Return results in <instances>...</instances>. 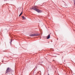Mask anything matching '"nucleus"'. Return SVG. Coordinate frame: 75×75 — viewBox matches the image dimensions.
<instances>
[{"label":"nucleus","instance_id":"obj_1","mask_svg":"<svg viewBox=\"0 0 75 75\" xmlns=\"http://www.w3.org/2000/svg\"><path fill=\"white\" fill-rule=\"evenodd\" d=\"M37 8V6H35V7H33L32 8V9H33V10H35V11H36L38 13H41L42 12L40 10L38 9Z\"/></svg>","mask_w":75,"mask_h":75},{"label":"nucleus","instance_id":"obj_2","mask_svg":"<svg viewBox=\"0 0 75 75\" xmlns=\"http://www.w3.org/2000/svg\"><path fill=\"white\" fill-rule=\"evenodd\" d=\"M11 71V69H10L9 67H8L7 68V69L6 71V73L7 74V72H10Z\"/></svg>","mask_w":75,"mask_h":75},{"label":"nucleus","instance_id":"obj_3","mask_svg":"<svg viewBox=\"0 0 75 75\" xmlns=\"http://www.w3.org/2000/svg\"><path fill=\"white\" fill-rule=\"evenodd\" d=\"M30 37H37L39 36V35L38 34H32L30 35Z\"/></svg>","mask_w":75,"mask_h":75},{"label":"nucleus","instance_id":"obj_4","mask_svg":"<svg viewBox=\"0 0 75 75\" xmlns=\"http://www.w3.org/2000/svg\"><path fill=\"white\" fill-rule=\"evenodd\" d=\"M50 38V35H49L47 37V39H49Z\"/></svg>","mask_w":75,"mask_h":75},{"label":"nucleus","instance_id":"obj_5","mask_svg":"<svg viewBox=\"0 0 75 75\" xmlns=\"http://www.w3.org/2000/svg\"><path fill=\"white\" fill-rule=\"evenodd\" d=\"M22 18L24 20H25V19H26V18H25V17H24V16H22Z\"/></svg>","mask_w":75,"mask_h":75},{"label":"nucleus","instance_id":"obj_6","mask_svg":"<svg viewBox=\"0 0 75 75\" xmlns=\"http://www.w3.org/2000/svg\"><path fill=\"white\" fill-rule=\"evenodd\" d=\"M23 14V11L21 12V13H20L19 16V17H20L21 16V15Z\"/></svg>","mask_w":75,"mask_h":75},{"label":"nucleus","instance_id":"obj_7","mask_svg":"<svg viewBox=\"0 0 75 75\" xmlns=\"http://www.w3.org/2000/svg\"><path fill=\"white\" fill-rule=\"evenodd\" d=\"M11 41H12V40H11Z\"/></svg>","mask_w":75,"mask_h":75}]
</instances>
